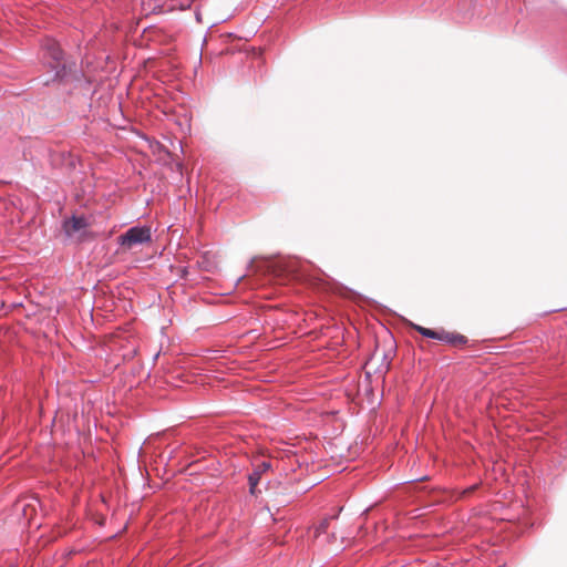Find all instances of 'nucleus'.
Here are the masks:
<instances>
[{
	"label": "nucleus",
	"instance_id": "nucleus-2",
	"mask_svg": "<svg viewBox=\"0 0 567 567\" xmlns=\"http://www.w3.org/2000/svg\"><path fill=\"white\" fill-rule=\"evenodd\" d=\"M152 240V231L147 226H133L117 237V244L132 249L134 246L148 244Z\"/></svg>",
	"mask_w": 567,
	"mask_h": 567
},
{
	"label": "nucleus",
	"instance_id": "nucleus-10",
	"mask_svg": "<svg viewBox=\"0 0 567 567\" xmlns=\"http://www.w3.org/2000/svg\"><path fill=\"white\" fill-rule=\"evenodd\" d=\"M196 20L200 21V13L199 12H196Z\"/></svg>",
	"mask_w": 567,
	"mask_h": 567
},
{
	"label": "nucleus",
	"instance_id": "nucleus-5",
	"mask_svg": "<svg viewBox=\"0 0 567 567\" xmlns=\"http://www.w3.org/2000/svg\"><path fill=\"white\" fill-rule=\"evenodd\" d=\"M269 468H270V463L261 462L260 464H258L255 467L252 473L249 474L248 481H249L250 493H252V494L255 493V488L257 487V485L260 481L261 474L265 473L266 471H268Z\"/></svg>",
	"mask_w": 567,
	"mask_h": 567
},
{
	"label": "nucleus",
	"instance_id": "nucleus-8",
	"mask_svg": "<svg viewBox=\"0 0 567 567\" xmlns=\"http://www.w3.org/2000/svg\"><path fill=\"white\" fill-rule=\"evenodd\" d=\"M190 1H192V0H189V1H188V2H186V3H182V4H181V10H187V9H189V8H190Z\"/></svg>",
	"mask_w": 567,
	"mask_h": 567
},
{
	"label": "nucleus",
	"instance_id": "nucleus-4",
	"mask_svg": "<svg viewBox=\"0 0 567 567\" xmlns=\"http://www.w3.org/2000/svg\"><path fill=\"white\" fill-rule=\"evenodd\" d=\"M439 337L436 340L445 342L447 344H465L467 342V338L463 334L449 332L445 330H439Z\"/></svg>",
	"mask_w": 567,
	"mask_h": 567
},
{
	"label": "nucleus",
	"instance_id": "nucleus-6",
	"mask_svg": "<svg viewBox=\"0 0 567 567\" xmlns=\"http://www.w3.org/2000/svg\"><path fill=\"white\" fill-rule=\"evenodd\" d=\"M249 268L252 270H256V271H265V272H269V274H272L276 271L274 269V261L268 260V259L261 260V264H258L256 259H252L250 261Z\"/></svg>",
	"mask_w": 567,
	"mask_h": 567
},
{
	"label": "nucleus",
	"instance_id": "nucleus-9",
	"mask_svg": "<svg viewBox=\"0 0 567 567\" xmlns=\"http://www.w3.org/2000/svg\"><path fill=\"white\" fill-rule=\"evenodd\" d=\"M326 527H327V520H324V522H322V523L320 524V526H319L318 530H320V532H321V530H324V529H326Z\"/></svg>",
	"mask_w": 567,
	"mask_h": 567
},
{
	"label": "nucleus",
	"instance_id": "nucleus-7",
	"mask_svg": "<svg viewBox=\"0 0 567 567\" xmlns=\"http://www.w3.org/2000/svg\"><path fill=\"white\" fill-rule=\"evenodd\" d=\"M412 327L423 337L434 339V340H436V338L439 337V334H437L439 330H432V329H429V328H425V327H422L419 324H412Z\"/></svg>",
	"mask_w": 567,
	"mask_h": 567
},
{
	"label": "nucleus",
	"instance_id": "nucleus-3",
	"mask_svg": "<svg viewBox=\"0 0 567 567\" xmlns=\"http://www.w3.org/2000/svg\"><path fill=\"white\" fill-rule=\"evenodd\" d=\"M89 226L84 216L73 215L71 218L64 219L62 229L68 237H72L75 233L85 229Z\"/></svg>",
	"mask_w": 567,
	"mask_h": 567
},
{
	"label": "nucleus",
	"instance_id": "nucleus-1",
	"mask_svg": "<svg viewBox=\"0 0 567 567\" xmlns=\"http://www.w3.org/2000/svg\"><path fill=\"white\" fill-rule=\"evenodd\" d=\"M42 49L44 51V56L50 59L48 65L53 72V75L50 79L43 80L42 84L49 85L53 82H62L66 80L75 68V62L64 60L63 51L54 39H45L42 44Z\"/></svg>",
	"mask_w": 567,
	"mask_h": 567
}]
</instances>
